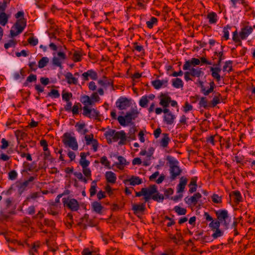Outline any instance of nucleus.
<instances>
[{"label":"nucleus","instance_id":"obj_1","mask_svg":"<svg viewBox=\"0 0 255 255\" xmlns=\"http://www.w3.org/2000/svg\"><path fill=\"white\" fill-rule=\"evenodd\" d=\"M217 220L214 223L222 226L224 230H228L232 225V219L228 211L225 209H219L215 211Z\"/></svg>","mask_w":255,"mask_h":255},{"label":"nucleus","instance_id":"obj_2","mask_svg":"<svg viewBox=\"0 0 255 255\" xmlns=\"http://www.w3.org/2000/svg\"><path fill=\"white\" fill-rule=\"evenodd\" d=\"M166 160L169 167L170 178L174 180L181 174L182 169L179 166L178 161L175 157L168 155Z\"/></svg>","mask_w":255,"mask_h":255},{"label":"nucleus","instance_id":"obj_3","mask_svg":"<svg viewBox=\"0 0 255 255\" xmlns=\"http://www.w3.org/2000/svg\"><path fill=\"white\" fill-rule=\"evenodd\" d=\"M139 114L138 111L136 109H132L130 111L126 113L125 116H119L117 120L119 124L124 127L130 124H132V121L135 120L137 118Z\"/></svg>","mask_w":255,"mask_h":255},{"label":"nucleus","instance_id":"obj_4","mask_svg":"<svg viewBox=\"0 0 255 255\" xmlns=\"http://www.w3.org/2000/svg\"><path fill=\"white\" fill-rule=\"evenodd\" d=\"M105 135L107 139L112 138L116 141L120 139V144H124L127 140L126 132L124 130L116 131L115 129H109L105 133Z\"/></svg>","mask_w":255,"mask_h":255},{"label":"nucleus","instance_id":"obj_5","mask_svg":"<svg viewBox=\"0 0 255 255\" xmlns=\"http://www.w3.org/2000/svg\"><path fill=\"white\" fill-rule=\"evenodd\" d=\"M62 142L66 146H68L74 150L78 148V144L75 137L69 132H65L63 135Z\"/></svg>","mask_w":255,"mask_h":255},{"label":"nucleus","instance_id":"obj_6","mask_svg":"<svg viewBox=\"0 0 255 255\" xmlns=\"http://www.w3.org/2000/svg\"><path fill=\"white\" fill-rule=\"evenodd\" d=\"M7 7V2L4 0L3 2L0 1V25L5 26L8 22V20L11 16L10 13L5 12Z\"/></svg>","mask_w":255,"mask_h":255},{"label":"nucleus","instance_id":"obj_7","mask_svg":"<svg viewBox=\"0 0 255 255\" xmlns=\"http://www.w3.org/2000/svg\"><path fill=\"white\" fill-rule=\"evenodd\" d=\"M14 28L17 30L15 31L13 29L10 31V36L13 37L21 33L26 26V20L24 18H21L17 20L14 24Z\"/></svg>","mask_w":255,"mask_h":255},{"label":"nucleus","instance_id":"obj_8","mask_svg":"<svg viewBox=\"0 0 255 255\" xmlns=\"http://www.w3.org/2000/svg\"><path fill=\"white\" fill-rule=\"evenodd\" d=\"M62 202L64 206L67 207L72 211H77L79 209V203L75 199L64 197L62 198Z\"/></svg>","mask_w":255,"mask_h":255},{"label":"nucleus","instance_id":"obj_9","mask_svg":"<svg viewBox=\"0 0 255 255\" xmlns=\"http://www.w3.org/2000/svg\"><path fill=\"white\" fill-rule=\"evenodd\" d=\"M35 178V177L30 176L27 180H25L23 182H16L15 186L17 189L18 193L20 195H21L23 192L26 190L27 187L29 183L32 182Z\"/></svg>","mask_w":255,"mask_h":255},{"label":"nucleus","instance_id":"obj_10","mask_svg":"<svg viewBox=\"0 0 255 255\" xmlns=\"http://www.w3.org/2000/svg\"><path fill=\"white\" fill-rule=\"evenodd\" d=\"M83 115L89 118L98 119L100 117V112L95 109H91L87 106L83 107Z\"/></svg>","mask_w":255,"mask_h":255},{"label":"nucleus","instance_id":"obj_11","mask_svg":"<svg viewBox=\"0 0 255 255\" xmlns=\"http://www.w3.org/2000/svg\"><path fill=\"white\" fill-rule=\"evenodd\" d=\"M142 189L145 190V193L143 194L145 203L151 199L152 196L157 192V186L155 185H150L148 188H142Z\"/></svg>","mask_w":255,"mask_h":255},{"label":"nucleus","instance_id":"obj_12","mask_svg":"<svg viewBox=\"0 0 255 255\" xmlns=\"http://www.w3.org/2000/svg\"><path fill=\"white\" fill-rule=\"evenodd\" d=\"M209 227L210 228L211 231L214 232L211 236L213 239H217L224 235V231L220 229V226L212 223H209Z\"/></svg>","mask_w":255,"mask_h":255},{"label":"nucleus","instance_id":"obj_13","mask_svg":"<svg viewBox=\"0 0 255 255\" xmlns=\"http://www.w3.org/2000/svg\"><path fill=\"white\" fill-rule=\"evenodd\" d=\"M89 77L93 80H96L98 79L97 73L93 69L88 70L87 72H84L82 74V78L84 81H88Z\"/></svg>","mask_w":255,"mask_h":255},{"label":"nucleus","instance_id":"obj_14","mask_svg":"<svg viewBox=\"0 0 255 255\" xmlns=\"http://www.w3.org/2000/svg\"><path fill=\"white\" fill-rule=\"evenodd\" d=\"M116 105L119 110H123L129 106V102L127 98L120 97L117 101Z\"/></svg>","mask_w":255,"mask_h":255},{"label":"nucleus","instance_id":"obj_15","mask_svg":"<svg viewBox=\"0 0 255 255\" xmlns=\"http://www.w3.org/2000/svg\"><path fill=\"white\" fill-rule=\"evenodd\" d=\"M168 78H165L162 80L156 79L151 82L152 86L156 90H158L162 87H166L168 86Z\"/></svg>","mask_w":255,"mask_h":255},{"label":"nucleus","instance_id":"obj_16","mask_svg":"<svg viewBox=\"0 0 255 255\" xmlns=\"http://www.w3.org/2000/svg\"><path fill=\"white\" fill-rule=\"evenodd\" d=\"M66 54L63 52H58L57 53V57L54 56L52 59V63L53 65L58 67H61L62 66L61 60L66 59Z\"/></svg>","mask_w":255,"mask_h":255},{"label":"nucleus","instance_id":"obj_17","mask_svg":"<svg viewBox=\"0 0 255 255\" xmlns=\"http://www.w3.org/2000/svg\"><path fill=\"white\" fill-rule=\"evenodd\" d=\"M155 98V95L153 94H150L148 95H144L141 97L139 101V105L142 108H146L149 101L153 100Z\"/></svg>","mask_w":255,"mask_h":255},{"label":"nucleus","instance_id":"obj_18","mask_svg":"<svg viewBox=\"0 0 255 255\" xmlns=\"http://www.w3.org/2000/svg\"><path fill=\"white\" fill-rule=\"evenodd\" d=\"M202 197V195L200 193H196L193 195V196L188 197H186L184 199V201L188 205H195L198 200Z\"/></svg>","mask_w":255,"mask_h":255},{"label":"nucleus","instance_id":"obj_19","mask_svg":"<svg viewBox=\"0 0 255 255\" xmlns=\"http://www.w3.org/2000/svg\"><path fill=\"white\" fill-rule=\"evenodd\" d=\"M253 28L251 26L246 25L241 29L239 35L241 39H246L252 33Z\"/></svg>","mask_w":255,"mask_h":255},{"label":"nucleus","instance_id":"obj_20","mask_svg":"<svg viewBox=\"0 0 255 255\" xmlns=\"http://www.w3.org/2000/svg\"><path fill=\"white\" fill-rule=\"evenodd\" d=\"M200 63V59L196 58H192L190 60H187L185 62L183 66V69L184 70H187L189 69V68H190L191 66L199 65Z\"/></svg>","mask_w":255,"mask_h":255},{"label":"nucleus","instance_id":"obj_21","mask_svg":"<svg viewBox=\"0 0 255 255\" xmlns=\"http://www.w3.org/2000/svg\"><path fill=\"white\" fill-rule=\"evenodd\" d=\"M199 83L200 85L201 92L205 96H208L209 95V94L213 92L214 89L215 87V84L214 81L210 82V88L208 89H206V87L203 85V82L200 81Z\"/></svg>","mask_w":255,"mask_h":255},{"label":"nucleus","instance_id":"obj_22","mask_svg":"<svg viewBox=\"0 0 255 255\" xmlns=\"http://www.w3.org/2000/svg\"><path fill=\"white\" fill-rule=\"evenodd\" d=\"M210 71L211 72V75L212 77L216 80L217 82H219L221 80V77L220 73L221 71V69L219 67L216 66L211 67Z\"/></svg>","mask_w":255,"mask_h":255},{"label":"nucleus","instance_id":"obj_23","mask_svg":"<svg viewBox=\"0 0 255 255\" xmlns=\"http://www.w3.org/2000/svg\"><path fill=\"white\" fill-rule=\"evenodd\" d=\"M128 182H129L130 185L135 186L141 184L142 183V180L138 176H132L129 179L124 180L125 184H127Z\"/></svg>","mask_w":255,"mask_h":255},{"label":"nucleus","instance_id":"obj_24","mask_svg":"<svg viewBox=\"0 0 255 255\" xmlns=\"http://www.w3.org/2000/svg\"><path fill=\"white\" fill-rule=\"evenodd\" d=\"M187 182V179L184 176H182L180 178L179 183L176 187L177 193H182L184 191Z\"/></svg>","mask_w":255,"mask_h":255},{"label":"nucleus","instance_id":"obj_25","mask_svg":"<svg viewBox=\"0 0 255 255\" xmlns=\"http://www.w3.org/2000/svg\"><path fill=\"white\" fill-rule=\"evenodd\" d=\"M67 83L69 85H77L78 83V78L73 76V74L68 72L66 73L64 75Z\"/></svg>","mask_w":255,"mask_h":255},{"label":"nucleus","instance_id":"obj_26","mask_svg":"<svg viewBox=\"0 0 255 255\" xmlns=\"http://www.w3.org/2000/svg\"><path fill=\"white\" fill-rule=\"evenodd\" d=\"M89 155V152H81L79 163L82 168L87 167L89 165L90 161L86 159V156Z\"/></svg>","mask_w":255,"mask_h":255},{"label":"nucleus","instance_id":"obj_27","mask_svg":"<svg viewBox=\"0 0 255 255\" xmlns=\"http://www.w3.org/2000/svg\"><path fill=\"white\" fill-rule=\"evenodd\" d=\"M117 158L118 162H116L115 164L119 169H124L125 165L128 164V162H127L126 159L122 156H118Z\"/></svg>","mask_w":255,"mask_h":255},{"label":"nucleus","instance_id":"obj_28","mask_svg":"<svg viewBox=\"0 0 255 255\" xmlns=\"http://www.w3.org/2000/svg\"><path fill=\"white\" fill-rule=\"evenodd\" d=\"M175 118V116L172 114V113L164 115L163 122L167 125H171L174 123Z\"/></svg>","mask_w":255,"mask_h":255},{"label":"nucleus","instance_id":"obj_29","mask_svg":"<svg viewBox=\"0 0 255 255\" xmlns=\"http://www.w3.org/2000/svg\"><path fill=\"white\" fill-rule=\"evenodd\" d=\"M105 177L107 182L115 183L117 180V176L115 173L112 171H107L105 173Z\"/></svg>","mask_w":255,"mask_h":255},{"label":"nucleus","instance_id":"obj_30","mask_svg":"<svg viewBox=\"0 0 255 255\" xmlns=\"http://www.w3.org/2000/svg\"><path fill=\"white\" fill-rule=\"evenodd\" d=\"M86 125L84 123H77L75 125L77 131L82 135H85L88 131V130L85 128Z\"/></svg>","mask_w":255,"mask_h":255},{"label":"nucleus","instance_id":"obj_31","mask_svg":"<svg viewBox=\"0 0 255 255\" xmlns=\"http://www.w3.org/2000/svg\"><path fill=\"white\" fill-rule=\"evenodd\" d=\"M80 102L84 105V106L89 107L94 105L93 100L87 95H82L80 98Z\"/></svg>","mask_w":255,"mask_h":255},{"label":"nucleus","instance_id":"obj_32","mask_svg":"<svg viewBox=\"0 0 255 255\" xmlns=\"http://www.w3.org/2000/svg\"><path fill=\"white\" fill-rule=\"evenodd\" d=\"M190 72V74L191 77L199 78L200 76L203 75V72L201 70V68H192L188 69Z\"/></svg>","mask_w":255,"mask_h":255},{"label":"nucleus","instance_id":"obj_33","mask_svg":"<svg viewBox=\"0 0 255 255\" xmlns=\"http://www.w3.org/2000/svg\"><path fill=\"white\" fill-rule=\"evenodd\" d=\"M162 135V137L160 141V145L163 148H166L170 140L169 134L166 133H163Z\"/></svg>","mask_w":255,"mask_h":255},{"label":"nucleus","instance_id":"obj_34","mask_svg":"<svg viewBox=\"0 0 255 255\" xmlns=\"http://www.w3.org/2000/svg\"><path fill=\"white\" fill-rule=\"evenodd\" d=\"M40 248V244L39 242H37L34 243L31 248L29 249V255H37L38 254V250Z\"/></svg>","mask_w":255,"mask_h":255},{"label":"nucleus","instance_id":"obj_35","mask_svg":"<svg viewBox=\"0 0 255 255\" xmlns=\"http://www.w3.org/2000/svg\"><path fill=\"white\" fill-rule=\"evenodd\" d=\"M207 18L209 20V22L211 24H216L218 21V16L216 12H211L207 15Z\"/></svg>","mask_w":255,"mask_h":255},{"label":"nucleus","instance_id":"obj_36","mask_svg":"<svg viewBox=\"0 0 255 255\" xmlns=\"http://www.w3.org/2000/svg\"><path fill=\"white\" fill-rule=\"evenodd\" d=\"M145 203H144L139 204H133L132 205V210L134 213H140L143 212L145 209Z\"/></svg>","mask_w":255,"mask_h":255},{"label":"nucleus","instance_id":"obj_37","mask_svg":"<svg viewBox=\"0 0 255 255\" xmlns=\"http://www.w3.org/2000/svg\"><path fill=\"white\" fill-rule=\"evenodd\" d=\"M221 95L220 93H217L210 102V107H215L217 104L220 103Z\"/></svg>","mask_w":255,"mask_h":255},{"label":"nucleus","instance_id":"obj_38","mask_svg":"<svg viewBox=\"0 0 255 255\" xmlns=\"http://www.w3.org/2000/svg\"><path fill=\"white\" fill-rule=\"evenodd\" d=\"M172 85L177 89L182 88L183 87V82L181 79L176 78L172 80Z\"/></svg>","mask_w":255,"mask_h":255},{"label":"nucleus","instance_id":"obj_39","mask_svg":"<svg viewBox=\"0 0 255 255\" xmlns=\"http://www.w3.org/2000/svg\"><path fill=\"white\" fill-rule=\"evenodd\" d=\"M231 194H230V196ZM232 195L234 196V201L236 203L241 202L243 200L242 196L239 191L236 190L233 191Z\"/></svg>","mask_w":255,"mask_h":255},{"label":"nucleus","instance_id":"obj_40","mask_svg":"<svg viewBox=\"0 0 255 255\" xmlns=\"http://www.w3.org/2000/svg\"><path fill=\"white\" fill-rule=\"evenodd\" d=\"M41 193L39 192H35L31 193L28 197H27L26 200L24 201V204H27V202L30 200H35L41 196Z\"/></svg>","mask_w":255,"mask_h":255},{"label":"nucleus","instance_id":"obj_41","mask_svg":"<svg viewBox=\"0 0 255 255\" xmlns=\"http://www.w3.org/2000/svg\"><path fill=\"white\" fill-rule=\"evenodd\" d=\"M170 97L169 96H164L161 98L160 105L164 108H167L169 106L170 102Z\"/></svg>","mask_w":255,"mask_h":255},{"label":"nucleus","instance_id":"obj_42","mask_svg":"<svg viewBox=\"0 0 255 255\" xmlns=\"http://www.w3.org/2000/svg\"><path fill=\"white\" fill-rule=\"evenodd\" d=\"M93 210L97 213L100 214L102 212L103 207L101 204L98 202H94L92 204Z\"/></svg>","mask_w":255,"mask_h":255},{"label":"nucleus","instance_id":"obj_43","mask_svg":"<svg viewBox=\"0 0 255 255\" xmlns=\"http://www.w3.org/2000/svg\"><path fill=\"white\" fill-rule=\"evenodd\" d=\"M151 199L157 202H162L164 199V196L162 194H160L157 190V192L152 196Z\"/></svg>","mask_w":255,"mask_h":255},{"label":"nucleus","instance_id":"obj_44","mask_svg":"<svg viewBox=\"0 0 255 255\" xmlns=\"http://www.w3.org/2000/svg\"><path fill=\"white\" fill-rule=\"evenodd\" d=\"M14 133L18 142L27 135V134L25 132L21 130H16L15 131Z\"/></svg>","mask_w":255,"mask_h":255},{"label":"nucleus","instance_id":"obj_45","mask_svg":"<svg viewBox=\"0 0 255 255\" xmlns=\"http://www.w3.org/2000/svg\"><path fill=\"white\" fill-rule=\"evenodd\" d=\"M158 22L157 18L155 17H151L149 21H147L146 24L148 28L151 29L153 27V25L157 24Z\"/></svg>","mask_w":255,"mask_h":255},{"label":"nucleus","instance_id":"obj_46","mask_svg":"<svg viewBox=\"0 0 255 255\" xmlns=\"http://www.w3.org/2000/svg\"><path fill=\"white\" fill-rule=\"evenodd\" d=\"M97 187V181L96 180L93 181L91 183V186L90 189L89 190L90 194L91 197L94 196L96 194V191H97V189H96Z\"/></svg>","mask_w":255,"mask_h":255},{"label":"nucleus","instance_id":"obj_47","mask_svg":"<svg viewBox=\"0 0 255 255\" xmlns=\"http://www.w3.org/2000/svg\"><path fill=\"white\" fill-rule=\"evenodd\" d=\"M174 210L178 215H184L187 213V210L185 208L178 206H175Z\"/></svg>","mask_w":255,"mask_h":255},{"label":"nucleus","instance_id":"obj_48","mask_svg":"<svg viewBox=\"0 0 255 255\" xmlns=\"http://www.w3.org/2000/svg\"><path fill=\"white\" fill-rule=\"evenodd\" d=\"M49 62V59L46 57H42L38 62V66L39 68L45 67Z\"/></svg>","mask_w":255,"mask_h":255},{"label":"nucleus","instance_id":"obj_49","mask_svg":"<svg viewBox=\"0 0 255 255\" xmlns=\"http://www.w3.org/2000/svg\"><path fill=\"white\" fill-rule=\"evenodd\" d=\"M214 54L215 55L219 56V59L218 60L217 63L215 65L220 67L222 61L225 58V57L224 55L223 51H220L219 52L215 51Z\"/></svg>","mask_w":255,"mask_h":255},{"label":"nucleus","instance_id":"obj_50","mask_svg":"<svg viewBox=\"0 0 255 255\" xmlns=\"http://www.w3.org/2000/svg\"><path fill=\"white\" fill-rule=\"evenodd\" d=\"M73 60L75 62H77L81 61L82 54L79 51H75L73 53Z\"/></svg>","mask_w":255,"mask_h":255},{"label":"nucleus","instance_id":"obj_51","mask_svg":"<svg viewBox=\"0 0 255 255\" xmlns=\"http://www.w3.org/2000/svg\"><path fill=\"white\" fill-rule=\"evenodd\" d=\"M232 61L231 60L227 61L225 62V65L223 66V70L224 71H227L228 72H231L232 71Z\"/></svg>","mask_w":255,"mask_h":255},{"label":"nucleus","instance_id":"obj_52","mask_svg":"<svg viewBox=\"0 0 255 255\" xmlns=\"http://www.w3.org/2000/svg\"><path fill=\"white\" fill-rule=\"evenodd\" d=\"M199 105L200 107L204 108H207L210 107V104H208V101L205 97H202L199 102Z\"/></svg>","mask_w":255,"mask_h":255},{"label":"nucleus","instance_id":"obj_53","mask_svg":"<svg viewBox=\"0 0 255 255\" xmlns=\"http://www.w3.org/2000/svg\"><path fill=\"white\" fill-rule=\"evenodd\" d=\"M244 159V155L236 154L232 160L234 161H236L237 163H241L244 165V163H243Z\"/></svg>","mask_w":255,"mask_h":255},{"label":"nucleus","instance_id":"obj_54","mask_svg":"<svg viewBox=\"0 0 255 255\" xmlns=\"http://www.w3.org/2000/svg\"><path fill=\"white\" fill-rule=\"evenodd\" d=\"M85 139L86 141V145H91V143L95 140L96 139L94 138V135L93 134H87L85 135Z\"/></svg>","mask_w":255,"mask_h":255},{"label":"nucleus","instance_id":"obj_55","mask_svg":"<svg viewBox=\"0 0 255 255\" xmlns=\"http://www.w3.org/2000/svg\"><path fill=\"white\" fill-rule=\"evenodd\" d=\"M238 225V222L237 219H235L233 222L232 223L230 228L234 229V235L235 236L239 235V232L237 230V225Z\"/></svg>","mask_w":255,"mask_h":255},{"label":"nucleus","instance_id":"obj_56","mask_svg":"<svg viewBox=\"0 0 255 255\" xmlns=\"http://www.w3.org/2000/svg\"><path fill=\"white\" fill-rule=\"evenodd\" d=\"M37 77L36 75L34 74L29 75L26 80V82L24 83V86H26L28 85V82H33L36 81Z\"/></svg>","mask_w":255,"mask_h":255},{"label":"nucleus","instance_id":"obj_57","mask_svg":"<svg viewBox=\"0 0 255 255\" xmlns=\"http://www.w3.org/2000/svg\"><path fill=\"white\" fill-rule=\"evenodd\" d=\"M231 27L227 25L226 26H225L223 28V33L224 35L223 37H224L225 40H228L229 39V30L231 29Z\"/></svg>","mask_w":255,"mask_h":255},{"label":"nucleus","instance_id":"obj_58","mask_svg":"<svg viewBox=\"0 0 255 255\" xmlns=\"http://www.w3.org/2000/svg\"><path fill=\"white\" fill-rule=\"evenodd\" d=\"M81 105L80 103H78L75 104L72 108L71 111L74 115H76L79 114V110L81 108Z\"/></svg>","mask_w":255,"mask_h":255},{"label":"nucleus","instance_id":"obj_59","mask_svg":"<svg viewBox=\"0 0 255 255\" xmlns=\"http://www.w3.org/2000/svg\"><path fill=\"white\" fill-rule=\"evenodd\" d=\"M47 96L52 98H58L60 97V94L58 90L52 89L48 93Z\"/></svg>","mask_w":255,"mask_h":255},{"label":"nucleus","instance_id":"obj_60","mask_svg":"<svg viewBox=\"0 0 255 255\" xmlns=\"http://www.w3.org/2000/svg\"><path fill=\"white\" fill-rule=\"evenodd\" d=\"M100 162L102 164L105 165V166L108 168H111L110 162L108 160L107 157L106 156H103L101 158Z\"/></svg>","mask_w":255,"mask_h":255},{"label":"nucleus","instance_id":"obj_61","mask_svg":"<svg viewBox=\"0 0 255 255\" xmlns=\"http://www.w3.org/2000/svg\"><path fill=\"white\" fill-rule=\"evenodd\" d=\"M193 110V106L190 104L188 102H186L183 107V111L187 113V112Z\"/></svg>","mask_w":255,"mask_h":255},{"label":"nucleus","instance_id":"obj_62","mask_svg":"<svg viewBox=\"0 0 255 255\" xmlns=\"http://www.w3.org/2000/svg\"><path fill=\"white\" fill-rule=\"evenodd\" d=\"M16 44V41L13 39H11L8 41V42L6 43L4 45V47L5 49H8L10 47H14Z\"/></svg>","mask_w":255,"mask_h":255},{"label":"nucleus","instance_id":"obj_63","mask_svg":"<svg viewBox=\"0 0 255 255\" xmlns=\"http://www.w3.org/2000/svg\"><path fill=\"white\" fill-rule=\"evenodd\" d=\"M82 171L85 176L87 177L88 179L91 180V171L90 168H88V167L82 168Z\"/></svg>","mask_w":255,"mask_h":255},{"label":"nucleus","instance_id":"obj_64","mask_svg":"<svg viewBox=\"0 0 255 255\" xmlns=\"http://www.w3.org/2000/svg\"><path fill=\"white\" fill-rule=\"evenodd\" d=\"M212 200L215 203H220L222 202V198L220 196L216 194H214L212 196Z\"/></svg>","mask_w":255,"mask_h":255}]
</instances>
